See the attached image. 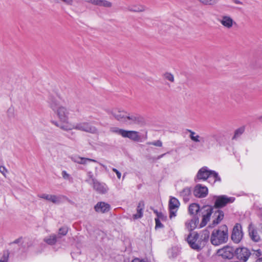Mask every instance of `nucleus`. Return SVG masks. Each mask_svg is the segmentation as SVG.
Returning a JSON list of instances; mask_svg holds the SVG:
<instances>
[{"label": "nucleus", "mask_w": 262, "mask_h": 262, "mask_svg": "<svg viewBox=\"0 0 262 262\" xmlns=\"http://www.w3.org/2000/svg\"><path fill=\"white\" fill-rule=\"evenodd\" d=\"M245 131V127H241L237 129L234 133V136L233 137V139H235L236 138L239 137L241 135L243 134V133Z\"/></svg>", "instance_id": "obj_33"}, {"label": "nucleus", "mask_w": 262, "mask_h": 262, "mask_svg": "<svg viewBox=\"0 0 262 262\" xmlns=\"http://www.w3.org/2000/svg\"><path fill=\"white\" fill-rule=\"evenodd\" d=\"M256 262H262V258H258Z\"/></svg>", "instance_id": "obj_46"}, {"label": "nucleus", "mask_w": 262, "mask_h": 262, "mask_svg": "<svg viewBox=\"0 0 262 262\" xmlns=\"http://www.w3.org/2000/svg\"><path fill=\"white\" fill-rule=\"evenodd\" d=\"M8 112L9 113H13V108H9L8 110Z\"/></svg>", "instance_id": "obj_45"}, {"label": "nucleus", "mask_w": 262, "mask_h": 262, "mask_svg": "<svg viewBox=\"0 0 262 262\" xmlns=\"http://www.w3.org/2000/svg\"><path fill=\"white\" fill-rule=\"evenodd\" d=\"M208 192L207 187L198 184L194 188L193 193L196 197L201 198L205 197L207 195Z\"/></svg>", "instance_id": "obj_16"}, {"label": "nucleus", "mask_w": 262, "mask_h": 262, "mask_svg": "<svg viewBox=\"0 0 262 262\" xmlns=\"http://www.w3.org/2000/svg\"><path fill=\"white\" fill-rule=\"evenodd\" d=\"M217 254L224 259H232L235 254V250L230 246H226L217 251Z\"/></svg>", "instance_id": "obj_7"}, {"label": "nucleus", "mask_w": 262, "mask_h": 262, "mask_svg": "<svg viewBox=\"0 0 262 262\" xmlns=\"http://www.w3.org/2000/svg\"><path fill=\"white\" fill-rule=\"evenodd\" d=\"M217 141V136L213 134L207 136L203 143L205 144L208 148L210 149L214 148L216 146Z\"/></svg>", "instance_id": "obj_14"}, {"label": "nucleus", "mask_w": 262, "mask_h": 262, "mask_svg": "<svg viewBox=\"0 0 262 262\" xmlns=\"http://www.w3.org/2000/svg\"><path fill=\"white\" fill-rule=\"evenodd\" d=\"M143 204L139 203L137 207V213L133 216L134 219L141 218L143 215Z\"/></svg>", "instance_id": "obj_26"}, {"label": "nucleus", "mask_w": 262, "mask_h": 262, "mask_svg": "<svg viewBox=\"0 0 262 262\" xmlns=\"http://www.w3.org/2000/svg\"><path fill=\"white\" fill-rule=\"evenodd\" d=\"M187 241L191 248L194 250H200L204 246L199 234L195 232L190 233L187 238Z\"/></svg>", "instance_id": "obj_6"}, {"label": "nucleus", "mask_w": 262, "mask_h": 262, "mask_svg": "<svg viewBox=\"0 0 262 262\" xmlns=\"http://www.w3.org/2000/svg\"><path fill=\"white\" fill-rule=\"evenodd\" d=\"M191 194V190L189 187L184 188L180 192V195L183 197L185 201H188Z\"/></svg>", "instance_id": "obj_25"}, {"label": "nucleus", "mask_w": 262, "mask_h": 262, "mask_svg": "<svg viewBox=\"0 0 262 262\" xmlns=\"http://www.w3.org/2000/svg\"><path fill=\"white\" fill-rule=\"evenodd\" d=\"M61 176L62 178L66 180H70L72 179L70 174H69L66 171L63 170L61 172Z\"/></svg>", "instance_id": "obj_37"}, {"label": "nucleus", "mask_w": 262, "mask_h": 262, "mask_svg": "<svg viewBox=\"0 0 262 262\" xmlns=\"http://www.w3.org/2000/svg\"><path fill=\"white\" fill-rule=\"evenodd\" d=\"M188 132L189 133V137L193 142L195 143L204 142L205 138L204 137H201L198 134L192 130L188 129Z\"/></svg>", "instance_id": "obj_20"}, {"label": "nucleus", "mask_w": 262, "mask_h": 262, "mask_svg": "<svg viewBox=\"0 0 262 262\" xmlns=\"http://www.w3.org/2000/svg\"><path fill=\"white\" fill-rule=\"evenodd\" d=\"M260 119L261 120V121H262V116L260 117Z\"/></svg>", "instance_id": "obj_49"}, {"label": "nucleus", "mask_w": 262, "mask_h": 262, "mask_svg": "<svg viewBox=\"0 0 262 262\" xmlns=\"http://www.w3.org/2000/svg\"><path fill=\"white\" fill-rule=\"evenodd\" d=\"M249 234L253 241L258 242L260 239L259 236L258 235L257 232L254 230H250Z\"/></svg>", "instance_id": "obj_30"}, {"label": "nucleus", "mask_w": 262, "mask_h": 262, "mask_svg": "<svg viewBox=\"0 0 262 262\" xmlns=\"http://www.w3.org/2000/svg\"><path fill=\"white\" fill-rule=\"evenodd\" d=\"M63 3L67 5L72 6L73 5L74 0H61Z\"/></svg>", "instance_id": "obj_42"}, {"label": "nucleus", "mask_w": 262, "mask_h": 262, "mask_svg": "<svg viewBox=\"0 0 262 262\" xmlns=\"http://www.w3.org/2000/svg\"><path fill=\"white\" fill-rule=\"evenodd\" d=\"M110 208V205L103 202L98 203L95 206L96 211L101 213H104L108 211Z\"/></svg>", "instance_id": "obj_21"}, {"label": "nucleus", "mask_w": 262, "mask_h": 262, "mask_svg": "<svg viewBox=\"0 0 262 262\" xmlns=\"http://www.w3.org/2000/svg\"><path fill=\"white\" fill-rule=\"evenodd\" d=\"M200 208L199 205L196 203H192L189 205L188 211L190 214H195L199 211Z\"/></svg>", "instance_id": "obj_27"}, {"label": "nucleus", "mask_w": 262, "mask_h": 262, "mask_svg": "<svg viewBox=\"0 0 262 262\" xmlns=\"http://www.w3.org/2000/svg\"><path fill=\"white\" fill-rule=\"evenodd\" d=\"M235 3L237 4H241L242 3L239 1H235Z\"/></svg>", "instance_id": "obj_47"}, {"label": "nucleus", "mask_w": 262, "mask_h": 262, "mask_svg": "<svg viewBox=\"0 0 262 262\" xmlns=\"http://www.w3.org/2000/svg\"><path fill=\"white\" fill-rule=\"evenodd\" d=\"M147 145H154L158 147H161L162 146V142L160 140H157L154 142H148L146 143Z\"/></svg>", "instance_id": "obj_35"}, {"label": "nucleus", "mask_w": 262, "mask_h": 262, "mask_svg": "<svg viewBox=\"0 0 262 262\" xmlns=\"http://www.w3.org/2000/svg\"><path fill=\"white\" fill-rule=\"evenodd\" d=\"M8 170L4 166H0V172L6 178V174L8 173Z\"/></svg>", "instance_id": "obj_38"}, {"label": "nucleus", "mask_w": 262, "mask_h": 262, "mask_svg": "<svg viewBox=\"0 0 262 262\" xmlns=\"http://www.w3.org/2000/svg\"><path fill=\"white\" fill-rule=\"evenodd\" d=\"M49 104L50 108L59 119V122L53 121L52 123L63 130L68 131L69 125L72 123L69 120L70 109L52 100L49 101Z\"/></svg>", "instance_id": "obj_1"}, {"label": "nucleus", "mask_w": 262, "mask_h": 262, "mask_svg": "<svg viewBox=\"0 0 262 262\" xmlns=\"http://www.w3.org/2000/svg\"><path fill=\"white\" fill-rule=\"evenodd\" d=\"M213 220L212 223V227L217 225L223 219L224 213L222 211L219 209L213 211Z\"/></svg>", "instance_id": "obj_19"}, {"label": "nucleus", "mask_w": 262, "mask_h": 262, "mask_svg": "<svg viewBox=\"0 0 262 262\" xmlns=\"http://www.w3.org/2000/svg\"><path fill=\"white\" fill-rule=\"evenodd\" d=\"M88 177L91 180H86V181L89 183H90L91 184H93V179H95L93 177V174L92 173V172H88Z\"/></svg>", "instance_id": "obj_40"}, {"label": "nucleus", "mask_w": 262, "mask_h": 262, "mask_svg": "<svg viewBox=\"0 0 262 262\" xmlns=\"http://www.w3.org/2000/svg\"><path fill=\"white\" fill-rule=\"evenodd\" d=\"M8 259V253H5L4 254L3 256L0 259V262H7Z\"/></svg>", "instance_id": "obj_41"}, {"label": "nucleus", "mask_w": 262, "mask_h": 262, "mask_svg": "<svg viewBox=\"0 0 262 262\" xmlns=\"http://www.w3.org/2000/svg\"><path fill=\"white\" fill-rule=\"evenodd\" d=\"M200 237L204 245H205L206 242L208 241L210 235V232L207 230H205L203 231L202 233L199 234Z\"/></svg>", "instance_id": "obj_29"}, {"label": "nucleus", "mask_w": 262, "mask_h": 262, "mask_svg": "<svg viewBox=\"0 0 262 262\" xmlns=\"http://www.w3.org/2000/svg\"><path fill=\"white\" fill-rule=\"evenodd\" d=\"M109 114L116 120L126 125L138 124L143 121L139 115L127 112L120 107L112 108Z\"/></svg>", "instance_id": "obj_2"}, {"label": "nucleus", "mask_w": 262, "mask_h": 262, "mask_svg": "<svg viewBox=\"0 0 262 262\" xmlns=\"http://www.w3.org/2000/svg\"><path fill=\"white\" fill-rule=\"evenodd\" d=\"M201 4L205 5L212 6L216 4L219 0H198Z\"/></svg>", "instance_id": "obj_31"}, {"label": "nucleus", "mask_w": 262, "mask_h": 262, "mask_svg": "<svg viewBox=\"0 0 262 262\" xmlns=\"http://www.w3.org/2000/svg\"><path fill=\"white\" fill-rule=\"evenodd\" d=\"M89 2L95 5L99 6H103L105 7H111L112 3L106 0H89Z\"/></svg>", "instance_id": "obj_24"}, {"label": "nucleus", "mask_w": 262, "mask_h": 262, "mask_svg": "<svg viewBox=\"0 0 262 262\" xmlns=\"http://www.w3.org/2000/svg\"><path fill=\"white\" fill-rule=\"evenodd\" d=\"M71 159L75 163L83 165L86 164L88 162H97V161L94 159L81 157L78 156H72Z\"/></svg>", "instance_id": "obj_18"}, {"label": "nucleus", "mask_w": 262, "mask_h": 262, "mask_svg": "<svg viewBox=\"0 0 262 262\" xmlns=\"http://www.w3.org/2000/svg\"><path fill=\"white\" fill-rule=\"evenodd\" d=\"M164 78L169 80L170 82H173L174 81V76L173 75L169 73H166L164 75Z\"/></svg>", "instance_id": "obj_36"}, {"label": "nucleus", "mask_w": 262, "mask_h": 262, "mask_svg": "<svg viewBox=\"0 0 262 262\" xmlns=\"http://www.w3.org/2000/svg\"><path fill=\"white\" fill-rule=\"evenodd\" d=\"M243 236L242 226L240 224H236L233 227L231 239L235 243H238L242 239Z\"/></svg>", "instance_id": "obj_10"}, {"label": "nucleus", "mask_w": 262, "mask_h": 262, "mask_svg": "<svg viewBox=\"0 0 262 262\" xmlns=\"http://www.w3.org/2000/svg\"><path fill=\"white\" fill-rule=\"evenodd\" d=\"M123 138H127L135 142L140 141L141 137L139 133L135 130H125L123 135Z\"/></svg>", "instance_id": "obj_17"}, {"label": "nucleus", "mask_w": 262, "mask_h": 262, "mask_svg": "<svg viewBox=\"0 0 262 262\" xmlns=\"http://www.w3.org/2000/svg\"><path fill=\"white\" fill-rule=\"evenodd\" d=\"M111 132L114 133H116L118 135L121 136L123 137L124 129L119 128L118 127H112L111 128Z\"/></svg>", "instance_id": "obj_32"}, {"label": "nucleus", "mask_w": 262, "mask_h": 262, "mask_svg": "<svg viewBox=\"0 0 262 262\" xmlns=\"http://www.w3.org/2000/svg\"><path fill=\"white\" fill-rule=\"evenodd\" d=\"M180 203L179 200L174 197H171L169 201V208L170 211L169 217L172 219L177 216V212L179 208Z\"/></svg>", "instance_id": "obj_8"}, {"label": "nucleus", "mask_w": 262, "mask_h": 262, "mask_svg": "<svg viewBox=\"0 0 262 262\" xmlns=\"http://www.w3.org/2000/svg\"><path fill=\"white\" fill-rule=\"evenodd\" d=\"M199 218L196 217H194L190 220H188L185 223L186 228L189 231L194 230L196 227L199 223Z\"/></svg>", "instance_id": "obj_22"}, {"label": "nucleus", "mask_w": 262, "mask_h": 262, "mask_svg": "<svg viewBox=\"0 0 262 262\" xmlns=\"http://www.w3.org/2000/svg\"><path fill=\"white\" fill-rule=\"evenodd\" d=\"M39 198L47 200L53 203H57L59 202V198L55 195L43 193L38 195Z\"/></svg>", "instance_id": "obj_23"}, {"label": "nucleus", "mask_w": 262, "mask_h": 262, "mask_svg": "<svg viewBox=\"0 0 262 262\" xmlns=\"http://www.w3.org/2000/svg\"><path fill=\"white\" fill-rule=\"evenodd\" d=\"M165 154H162V155H161V157L163 156Z\"/></svg>", "instance_id": "obj_50"}, {"label": "nucleus", "mask_w": 262, "mask_h": 262, "mask_svg": "<svg viewBox=\"0 0 262 262\" xmlns=\"http://www.w3.org/2000/svg\"><path fill=\"white\" fill-rule=\"evenodd\" d=\"M213 180H214L213 178H211V182H210V183H212V184L214 183L215 182H213Z\"/></svg>", "instance_id": "obj_48"}, {"label": "nucleus", "mask_w": 262, "mask_h": 262, "mask_svg": "<svg viewBox=\"0 0 262 262\" xmlns=\"http://www.w3.org/2000/svg\"><path fill=\"white\" fill-rule=\"evenodd\" d=\"M197 178L198 179L203 180L208 179L209 182H211V178H213L214 179L213 182L221 181V178L217 173L214 171L209 170L206 167H202L199 170L197 174Z\"/></svg>", "instance_id": "obj_5"}, {"label": "nucleus", "mask_w": 262, "mask_h": 262, "mask_svg": "<svg viewBox=\"0 0 262 262\" xmlns=\"http://www.w3.org/2000/svg\"><path fill=\"white\" fill-rule=\"evenodd\" d=\"M131 11L134 12H142L145 10V8L143 6H135L130 9Z\"/></svg>", "instance_id": "obj_34"}, {"label": "nucleus", "mask_w": 262, "mask_h": 262, "mask_svg": "<svg viewBox=\"0 0 262 262\" xmlns=\"http://www.w3.org/2000/svg\"><path fill=\"white\" fill-rule=\"evenodd\" d=\"M235 254L238 259L245 262L248 260L250 256V252L247 248L242 247L237 248L235 250Z\"/></svg>", "instance_id": "obj_13"}, {"label": "nucleus", "mask_w": 262, "mask_h": 262, "mask_svg": "<svg viewBox=\"0 0 262 262\" xmlns=\"http://www.w3.org/2000/svg\"><path fill=\"white\" fill-rule=\"evenodd\" d=\"M68 232V228L67 227H61L59 230V234L65 235Z\"/></svg>", "instance_id": "obj_39"}, {"label": "nucleus", "mask_w": 262, "mask_h": 262, "mask_svg": "<svg viewBox=\"0 0 262 262\" xmlns=\"http://www.w3.org/2000/svg\"><path fill=\"white\" fill-rule=\"evenodd\" d=\"M213 210V209L210 206H205L201 209L203 219L200 224V227H203L207 224L210 220Z\"/></svg>", "instance_id": "obj_9"}, {"label": "nucleus", "mask_w": 262, "mask_h": 262, "mask_svg": "<svg viewBox=\"0 0 262 262\" xmlns=\"http://www.w3.org/2000/svg\"><path fill=\"white\" fill-rule=\"evenodd\" d=\"M92 185L93 189L99 193L104 194L108 191V187L105 184L100 183L95 179H93Z\"/></svg>", "instance_id": "obj_15"}, {"label": "nucleus", "mask_w": 262, "mask_h": 262, "mask_svg": "<svg viewBox=\"0 0 262 262\" xmlns=\"http://www.w3.org/2000/svg\"><path fill=\"white\" fill-rule=\"evenodd\" d=\"M69 126L68 131L76 129L93 134L98 133L97 128L88 122H81L76 124L72 123L69 124Z\"/></svg>", "instance_id": "obj_4"}, {"label": "nucleus", "mask_w": 262, "mask_h": 262, "mask_svg": "<svg viewBox=\"0 0 262 262\" xmlns=\"http://www.w3.org/2000/svg\"><path fill=\"white\" fill-rule=\"evenodd\" d=\"M113 171L115 172L117 176V178L120 179L121 177V173L117 169L113 168Z\"/></svg>", "instance_id": "obj_44"}, {"label": "nucleus", "mask_w": 262, "mask_h": 262, "mask_svg": "<svg viewBox=\"0 0 262 262\" xmlns=\"http://www.w3.org/2000/svg\"><path fill=\"white\" fill-rule=\"evenodd\" d=\"M44 241L49 245H54L57 241L56 235L52 234L47 236L44 238Z\"/></svg>", "instance_id": "obj_28"}, {"label": "nucleus", "mask_w": 262, "mask_h": 262, "mask_svg": "<svg viewBox=\"0 0 262 262\" xmlns=\"http://www.w3.org/2000/svg\"><path fill=\"white\" fill-rule=\"evenodd\" d=\"M219 21L225 28L227 29H231L233 26L236 25V22L230 16L228 15L221 16Z\"/></svg>", "instance_id": "obj_11"}, {"label": "nucleus", "mask_w": 262, "mask_h": 262, "mask_svg": "<svg viewBox=\"0 0 262 262\" xmlns=\"http://www.w3.org/2000/svg\"><path fill=\"white\" fill-rule=\"evenodd\" d=\"M234 201V198L232 197H227L226 195H220L216 198L215 202V206L216 208L224 207L229 203H232Z\"/></svg>", "instance_id": "obj_12"}, {"label": "nucleus", "mask_w": 262, "mask_h": 262, "mask_svg": "<svg viewBox=\"0 0 262 262\" xmlns=\"http://www.w3.org/2000/svg\"><path fill=\"white\" fill-rule=\"evenodd\" d=\"M155 222H156V227H155L156 228H161L162 227V225L159 219H155Z\"/></svg>", "instance_id": "obj_43"}, {"label": "nucleus", "mask_w": 262, "mask_h": 262, "mask_svg": "<svg viewBox=\"0 0 262 262\" xmlns=\"http://www.w3.org/2000/svg\"><path fill=\"white\" fill-rule=\"evenodd\" d=\"M228 239V230L226 225H222L217 229H214L211 235L210 241L212 245L218 246L225 243Z\"/></svg>", "instance_id": "obj_3"}]
</instances>
